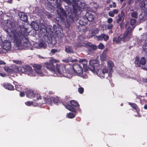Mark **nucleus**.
Wrapping results in <instances>:
<instances>
[{"instance_id":"obj_1","label":"nucleus","mask_w":147,"mask_h":147,"mask_svg":"<svg viewBox=\"0 0 147 147\" xmlns=\"http://www.w3.org/2000/svg\"><path fill=\"white\" fill-rule=\"evenodd\" d=\"M13 23L10 20H7L6 23L7 28L4 30L9 35L10 39L15 42L17 46H20L22 42L27 44L29 42L27 29L22 24H20L16 23L13 26V30L12 29Z\"/></svg>"},{"instance_id":"obj_2","label":"nucleus","mask_w":147,"mask_h":147,"mask_svg":"<svg viewBox=\"0 0 147 147\" xmlns=\"http://www.w3.org/2000/svg\"><path fill=\"white\" fill-rule=\"evenodd\" d=\"M86 60L82 59L79 61V64H74L73 66V69L74 72L78 75L82 74L83 73V69L86 71L88 69V65Z\"/></svg>"},{"instance_id":"obj_3","label":"nucleus","mask_w":147,"mask_h":147,"mask_svg":"<svg viewBox=\"0 0 147 147\" xmlns=\"http://www.w3.org/2000/svg\"><path fill=\"white\" fill-rule=\"evenodd\" d=\"M134 28V26L131 27L130 26L127 27L126 30L124 32L123 36L121 37L122 41L125 42L129 40L131 37L132 35V32Z\"/></svg>"},{"instance_id":"obj_4","label":"nucleus","mask_w":147,"mask_h":147,"mask_svg":"<svg viewBox=\"0 0 147 147\" xmlns=\"http://www.w3.org/2000/svg\"><path fill=\"white\" fill-rule=\"evenodd\" d=\"M59 10H60L59 12V10H57L58 17H57L56 18V20L58 23L62 21H64L65 20V18L67 16V13L61 7H60Z\"/></svg>"},{"instance_id":"obj_5","label":"nucleus","mask_w":147,"mask_h":147,"mask_svg":"<svg viewBox=\"0 0 147 147\" xmlns=\"http://www.w3.org/2000/svg\"><path fill=\"white\" fill-rule=\"evenodd\" d=\"M57 61L56 60L52 59L50 60L49 62H45L44 64L47 69L51 71H54L55 64Z\"/></svg>"},{"instance_id":"obj_6","label":"nucleus","mask_w":147,"mask_h":147,"mask_svg":"<svg viewBox=\"0 0 147 147\" xmlns=\"http://www.w3.org/2000/svg\"><path fill=\"white\" fill-rule=\"evenodd\" d=\"M99 65V61L97 60H91L89 61L88 67L89 69L93 72L95 71V68Z\"/></svg>"},{"instance_id":"obj_7","label":"nucleus","mask_w":147,"mask_h":147,"mask_svg":"<svg viewBox=\"0 0 147 147\" xmlns=\"http://www.w3.org/2000/svg\"><path fill=\"white\" fill-rule=\"evenodd\" d=\"M20 71L22 73H24L29 75H33V71L30 66L26 65L25 67H22L20 68Z\"/></svg>"},{"instance_id":"obj_8","label":"nucleus","mask_w":147,"mask_h":147,"mask_svg":"<svg viewBox=\"0 0 147 147\" xmlns=\"http://www.w3.org/2000/svg\"><path fill=\"white\" fill-rule=\"evenodd\" d=\"M79 10V8L78 7H75L73 6L72 11H71L70 13L68 14L69 18L71 19L72 20H74L75 18L78 16V11Z\"/></svg>"},{"instance_id":"obj_9","label":"nucleus","mask_w":147,"mask_h":147,"mask_svg":"<svg viewBox=\"0 0 147 147\" xmlns=\"http://www.w3.org/2000/svg\"><path fill=\"white\" fill-rule=\"evenodd\" d=\"M59 74H63L65 73L66 70L64 66L62 64H58L56 63L55 67V71Z\"/></svg>"},{"instance_id":"obj_10","label":"nucleus","mask_w":147,"mask_h":147,"mask_svg":"<svg viewBox=\"0 0 147 147\" xmlns=\"http://www.w3.org/2000/svg\"><path fill=\"white\" fill-rule=\"evenodd\" d=\"M116 23L119 24L121 22L124 21L126 19L125 13L123 10L122 9L120 13H119L116 17Z\"/></svg>"},{"instance_id":"obj_11","label":"nucleus","mask_w":147,"mask_h":147,"mask_svg":"<svg viewBox=\"0 0 147 147\" xmlns=\"http://www.w3.org/2000/svg\"><path fill=\"white\" fill-rule=\"evenodd\" d=\"M108 71V69H107L106 67H104L103 69H97L96 70L97 74L101 78H104L105 74H107Z\"/></svg>"},{"instance_id":"obj_12","label":"nucleus","mask_w":147,"mask_h":147,"mask_svg":"<svg viewBox=\"0 0 147 147\" xmlns=\"http://www.w3.org/2000/svg\"><path fill=\"white\" fill-rule=\"evenodd\" d=\"M86 47L88 48V51L90 52H92L97 49V47L95 45H93L91 42H86L85 43Z\"/></svg>"},{"instance_id":"obj_13","label":"nucleus","mask_w":147,"mask_h":147,"mask_svg":"<svg viewBox=\"0 0 147 147\" xmlns=\"http://www.w3.org/2000/svg\"><path fill=\"white\" fill-rule=\"evenodd\" d=\"M68 102L63 101L62 102V104L68 110L73 112H76V110L74 107H72L69 104Z\"/></svg>"},{"instance_id":"obj_14","label":"nucleus","mask_w":147,"mask_h":147,"mask_svg":"<svg viewBox=\"0 0 147 147\" xmlns=\"http://www.w3.org/2000/svg\"><path fill=\"white\" fill-rule=\"evenodd\" d=\"M74 71L73 69L70 68L68 69L67 70H66V72L65 73L63 74V76L69 78L71 77L74 74Z\"/></svg>"},{"instance_id":"obj_15","label":"nucleus","mask_w":147,"mask_h":147,"mask_svg":"<svg viewBox=\"0 0 147 147\" xmlns=\"http://www.w3.org/2000/svg\"><path fill=\"white\" fill-rule=\"evenodd\" d=\"M11 47V43L7 40H5L3 43V48L5 50H9Z\"/></svg>"},{"instance_id":"obj_16","label":"nucleus","mask_w":147,"mask_h":147,"mask_svg":"<svg viewBox=\"0 0 147 147\" xmlns=\"http://www.w3.org/2000/svg\"><path fill=\"white\" fill-rule=\"evenodd\" d=\"M33 67L35 72L39 74H42L41 69L42 67L41 65L40 64H34Z\"/></svg>"},{"instance_id":"obj_17","label":"nucleus","mask_w":147,"mask_h":147,"mask_svg":"<svg viewBox=\"0 0 147 147\" xmlns=\"http://www.w3.org/2000/svg\"><path fill=\"white\" fill-rule=\"evenodd\" d=\"M139 6L144 12L147 13V3L144 1H141L139 4Z\"/></svg>"},{"instance_id":"obj_18","label":"nucleus","mask_w":147,"mask_h":147,"mask_svg":"<svg viewBox=\"0 0 147 147\" xmlns=\"http://www.w3.org/2000/svg\"><path fill=\"white\" fill-rule=\"evenodd\" d=\"M1 85L5 88L9 90H13L14 89L13 86L9 83H4L1 84Z\"/></svg>"},{"instance_id":"obj_19","label":"nucleus","mask_w":147,"mask_h":147,"mask_svg":"<svg viewBox=\"0 0 147 147\" xmlns=\"http://www.w3.org/2000/svg\"><path fill=\"white\" fill-rule=\"evenodd\" d=\"M26 93L27 97L30 98H33L35 95L33 91L31 90H27Z\"/></svg>"},{"instance_id":"obj_20","label":"nucleus","mask_w":147,"mask_h":147,"mask_svg":"<svg viewBox=\"0 0 147 147\" xmlns=\"http://www.w3.org/2000/svg\"><path fill=\"white\" fill-rule=\"evenodd\" d=\"M77 30L79 32H82V34H85L87 30V28L86 26L84 25L78 26L77 27Z\"/></svg>"},{"instance_id":"obj_21","label":"nucleus","mask_w":147,"mask_h":147,"mask_svg":"<svg viewBox=\"0 0 147 147\" xmlns=\"http://www.w3.org/2000/svg\"><path fill=\"white\" fill-rule=\"evenodd\" d=\"M108 51V49H105L103 52L100 56V59L102 61H104L107 59V52Z\"/></svg>"},{"instance_id":"obj_22","label":"nucleus","mask_w":147,"mask_h":147,"mask_svg":"<svg viewBox=\"0 0 147 147\" xmlns=\"http://www.w3.org/2000/svg\"><path fill=\"white\" fill-rule=\"evenodd\" d=\"M87 20L90 22L92 21L94 19V17L93 15L90 12H87L85 14Z\"/></svg>"},{"instance_id":"obj_23","label":"nucleus","mask_w":147,"mask_h":147,"mask_svg":"<svg viewBox=\"0 0 147 147\" xmlns=\"http://www.w3.org/2000/svg\"><path fill=\"white\" fill-rule=\"evenodd\" d=\"M98 38L99 40H102L104 39L105 41H106L109 39V36L107 35L102 34L98 36Z\"/></svg>"},{"instance_id":"obj_24","label":"nucleus","mask_w":147,"mask_h":147,"mask_svg":"<svg viewBox=\"0 0 147 147\" xmlns=\"http://www.w3.org/2000/svg\"><path fill=\"white\" fill-rule=\"evenodd\" d=\"M107 66L108 68V71L110 72H111L113 71V68L114 67V63L113 61H111L109 60L107 62Z\"/></svg>"},{"instance_id":"obj_25","label":"nucleus","mask_w":147,"mask_h":147,"mask_svg":"<svg viewBox=\"0 0 147 147\" xmlns=\"http://www.w3.org/2000/svg\"><path fill=\"white\" fill-rule=\"evenodd\" d=\"M19 16L21 20L23 21L26 22L28 20L27 16L24 14L23 13H22L21 14L19 13Z\"/></svg>"},{"instance_id":"obj_26","label":"nucleus","mask_w":147,"mask_h":147,"mask_svg":"<svg viewBox=\"0 0 147 147\" xmlns=\"http://www.w3.org/2000/svg\"><path fill=\"white\" fill-rule=\"evenodd\" d=\"M30 25L33 28L36 30H38L39 26L36 22H31Z\"/></svg>"},{"instance_id":"obj_27","label":"nucleus","mask_w":147,"mask_h":147,"mask_svg":"<svg viewBox=\"0 0 147 147\" xmlns=\"http://www.w3.org/2000/svg\"><path fill=\"white\" fill-rule=\"evenodd\" d=\"M68 102L69 101H68ZM70 103L71 105V106L72 107L74 106V107H79V105L78 102L76 100H72L70 101Z\"/></svg>"},{"instance_id":"obj_28","label":"nucleus","mask_w":147,"mask_h":147,"mask_svg":"<svg viewBox=\"0 0 147 147\" xmlns=\"http://www.w3.org/2000/svg\"><path fill=\"white\" fill-rule=\"evenodd\" d=\"M128 104L130 105L131 107L137 111L139 110L138 107L136 103L129 102Z\"/></svg>"},{"instance_id":"obj_29","label":"nucleus","mask_w":147,"mask_h":147,"mask_svg":"<svg viewBox=\"0 0 147 147\" xmlns=\"http://www.w3.org/2000/svg\"><path fill=\"white\" fill-rule=\"evenodd\" d=\"M65 51L67 53H73V50L72 47L69 46H67L65 47Z\"/></svg>"},{"instance_id":"obj_30","label":"nucleus","mask_w":147,"mask_h":147,"mask_svg":"<svg viewBox=\"0 0 147 147\" xmlns=\"http://www.w3.org/2000/svg\"><path fill=\"white\" fill-rule=\"evenodd\" d=\"M113 41L116 44H118L121 41H122L121 37L120 38V36H119L117 38L114 37L113 38Z\"/></svg>"},{"instance_id":"obj_31","label":"nucleus","mask_w":147,"mask_h":147,"mask_svg":"<svg viewBox=\"0 0 147 147\" xmlns=\"http://www.w3.org/2000/svg\"><path fill=\"white\" fill-rule=\"evenodd\" d=\"M53 97L45 98V103L48 104H51L53 102Z\"/></svg>"},{"instance_id":"obj_32","label":"nucleus","mask_w":147,"mask_h":147,"mask_svg":"<svg viewBox=\"0 0 147 147\" xmlns=\"http://www.w3.org/2000/svg\"><path fill=\"white\" fill-rule=\"evenodd\" d=\"M124 21L121 22L119 24V26L120 27V28L121 29H123L124 28V26H125V28H126L127 27V25L129 24L127 22L125 25H124Z\"/></svg>"},{"instance_id":"obj_33","label":"nucleus","mask_w":147,"mask_h":147,"mask_svg":"<svg viewBox=\"0 0 147 147\" xmlns=\"http://www.w3.org/2000/svg\"><path fill=\"white\" fill-rule=\"evenodd\" d=\"M140 59L139 58L136 56L135 58V63L136 66L138 67H140V63H139Z\"/></svg>"},{"instance_id":"obj_34","label":"nucleus","mask_w":147,"mask_h":147,"mask_svg":"<svg viewBox=\"0 0 147 147\" xmlns=\"http://www.w3.org/2000/svg\"><path fill=\"white\" fill-rule=\"evenodd\" d=\"M77 112V111L76 112ZM76 113L75 114H74L73 113H72L70 112L68 113L67 115V117L69 118L70 119H72L75 117L76 116V112H75Z\"/></svg>"},{"instance_id":"obj_35","label":"nucleus","mask_w":147,"mask_h":147,"mask_svg":"<svg viewBox=\"0 0 147 147\" xmlns=\"http://www.w3.org/2000/svg\"><path fill=\"white\" fill-rule=\"evenodd\" d=\"M23 86L21 85L16 84L15 85L16 89L19 92L22 90V87Z\"/></svg>"},{"instance_id":"obj_36","label":"nucleus","mask_w":147,"mask_h":147,"mask_svg":"<svg viewBox=\"0 0 147 147\" xmlns=\"http://www.w3.org/2000/svg\"><path fill=\"white\" fill-rule=\"evenodd\" d=\"M132 12L131 13V17L135 18H137L138 17V13L136 11L132 10Z\"/></svg>"},{"instance_id":"obj_37","label":"nucleus","mask_w":147,"mask_h":147,"mask_svg":"<svg viewBox=\"0 0 147 147\" xmlns=\"http://www.w3.org/2000/svg\"><path fill=\"white\" fill-rule=\"evenodd\" d=\"M4 69L6 72L9 73L11 74L13 73V70L8 67H5Z\"/></svg>"},{"instance_id":"obj_38","label":"nucleus","mask_w":147,"mask_h":147,"mask_svg":"<svg viewBox=\"0 0 147 147\" xmlns=\"http://www.w3.org/2000/svg\"><path fill=\"white\" fill-rule=\"evenodd\" d=\"M136 20L135 19H133L132 18H131L130 19V24L131 25L132 27H134L135 26H134L136 24Z\"/></svg>"},{"instance_id":"obj_39","label":"nucleus","mask_w":147,"mask_h":147,"mask_svg":"<svg viewBox=\"0 0 147 147\" xmlns=\"http://www.w3.org/2000/svg\"><path fill=\"white\" fill-rule=\"evenodd\" d=\"M145 58L144 57H143L141 59L139 63H140V66L141 65H144L146 63Z\"/></svg>"},{"instance_id":"obj_40","label":"nucleus","mask_w":147,"mask_h":147,"mask_svg":"<svg viewBox=\"0 0 147 147\" xmlns=\"http://www.w3.org/2000/svg\"><path fill=\"white\" fill-rule=\"evenodd\" d=\"M46 44L44 42H40L38 46L40 47H45L46 46Z\"/></svg>"},{"instance_id":"obj_41","label":"nucleus","mask_w":147,"mask_h":147,"mask_svg":"<svg viewBox=\"0 0 147 147\" xmlns=\"http://www.w3.org/2000/svg\"><path fill=\"white\" fill-rule=\"evenodd\" d=\"M40 31H41L42 32L44 33H47V32L46 27L45 26H44L43 27L41 28H40Z\"/></svg>"},{"instance_id":"obj_42","label":"nucleus","mask_w":147,"mask_h":147,"mask_svg":"<svg viewBox=\"0 0 147 147\" xmlns=\"http://www.w3.org/2000/svg\"><path fill=\"white\" fill-rule=\"evenodd\" d=\"M59 98L57 97H53V102L55 104H57L59 102Z\"/></svg>"},{"instance_id":"obj_43","label":"nucleus","mask_w":147,"mask_h":147,"mask_svg":"<svg viewBox=\"0 0 147 147\" xmlns=\"http://www.w3.org/2000/svg\"><path fill=\"white\" fill-rule=\"evenodd\" d=\"M60 50H58L57 49H52L51 51V53L53 54H54L55 53L59 52L60 51Z\"/></svg>"},{"instance_id":"obj_44","label":"nucleus","mask_w":147,"mask_h":147,"mask_svg":"<svg viewBox=\"0 0 147 147\" xmlns=\"http://www.w3.org/2000/svg\"><path fill=\"white\" fill-rule=\"evenodd\" d=\"M98 48L99 49H103L105 48V46L103 44L100 43L98 45Z\"/></svg>"},{"instance_id":"obj_45","label":"nucleus","mask_w":147,"mask_h":147,"mask_svg":"<svg viewBox=\"0 0 147 147\" xmlns=\"http://www.w3.org/2000/svg\"><path fill=\"white\" fill-rule=\"evenodd\" d=\"M78 91L81 94L83 93L84 91V89L82 87L79 88L78 89Z\"/></svg>"},{"instance_id":"obj_46","label":"nucleus","mask_w":147,"mask_h":147,"mask_svg":"<svg viewBox=\"0 0 147 147\" xmlns=\"http://www.w3.org/2000/svg\"><path fill=\"white\" fill-rule=\"evenodd\" d=\"M145 17H144V16L142 15H140L139 16V19L140 21H143V20H145Z\"/></svg>"},{"instance_id":"obj_47","label":"nucleus","mask_w":147,"mask_h":147,"mask_svg":"<svg viewBox=\"0 0 147 147\" xmlns=\"http://www.w3.org/2000/svg\"><path fill=\"white\" fill-rule=\"evenodd\" d=\"M69 58H66L65 59H63L62 60V61L64 62L68 63L70 61H71L69 59Z\"/></svg>"},{"instance_id":"obj_48","label":"nucleus","mask_w":147,"mask_h":147,"mask_svg":"<svg viewBox=\"0 0 147 147\" xmlns=\"http://www.w3.org/2000/svg\"><path fill=\"white\" fill-rule=\"evenodd\" d=\"M109 16L111 17H113L114 16L115 14L113 11H110L109 12Z\"/></svg>"},{"instance_id":"obj_49","label":"nucleus","mask_w":147,"mask_h":147,"mask_svg":"<svg viewBox=\"0 0 147 147\" xmlns=\"http://www.w3.org/2000/svg\"><path fill=\"white\" fill-rule=\"evenodd\" d=\"M60 35H59L58 33L57 34V36L59 39H62L63 36V34L62 33H60Z\"/></svg>"},{"instance_id":"obj_50","label":"nucleus","mask_w":147,"mask_h":147,"mask_svg":"<svg viewBox=\"0 0 147 147\" xmlns=\"http://www.w3.org/2000/svg\"><path fill=\"white\" fill-rule=\"evenodd\" d=\"M25 104L27 106H30L33 105V102L32 101H27L25 103Z\"/></svg>"},{"instance_id":"obj_51","label":"nucleus","mask_w":147,"mask_h":147,"mask_svg":"<svg viewBox=\"0 0 147 147\" xmlns=\"http://www.w3.org/2000/svg\"><path fill=\"white\" fill-rule=\"evenodd\" d=\"M64 2L67 3L68 5H70L71 4L72 2L70 0H65Z\"/></svg>"},{"instance_id":"obj_52","label":"nucleus","mask_w":147,"mask_h":147,"mask_svg":"<svg viewBox=\"0 0 147 147\" xmlns=\"http://www.w3.org/2000/svg\"><path fill=\"white\" fill-rule=\"evenodd\" d=\"M113 27V25L112 24H110L107 26V28L109 29H111Z\"/></svg>"},{"instance_id":"obj_53","label":"nucleus","mask_w":147,"mask_h":147,"mask_svg":"<svg viewBox=\"0 0 147 147\" xmlns=\"http://www.w3.org/2000/svg\"><path fill=\"white\" fill-rule=\"evenodd\" d=\"M13 62L17 64H20L21 63V61H20L18 60H13Z\"/></svg>"},{"instance_id":"obj_54","label":"nucleus","mask_w":147,"mask_h":147,"mask_svg":"<svg viewBox=\"0 0 147 147\" xmlns=\"http://www.w3.org/2000/svg\"><path fill=\"white\" fill-rule=\"evenodd\" d=\"M113 11V12L114 14H118L119 12L118 10L117 9H114Z\"/></svg>"},{"instance_id":"obj_55","label":"nucleus","mask_w":147,"mask_h":147,"mask_svg":"<svg viewBox=\"0 0 147 147\" xmlns=\"http://www.w3.org/2000/svg\"><path fill=\"white\" fill-rule=\"evenodd\" d=\"M83 21L82 18L80 20L79 22V23L80 25H84V23H83Z\"/></svg>"},{"instance_id":"obj_56","label":"nucleus","mask_w":147,"mask_h":147,"mask_svg":"<svg viewBox=\"0 0 147 147\" xmlns=\"http://www.w3.org/2000/svg\"><path fill=\"white\" fill-rule=\"evenodd\" d=\"M113 21V20L112 18H109L107 20V22L109 23H111Z\"/></svg>"},{"instance_id":"obj_57","label":"nucleus","mask_w":147,"mask_h":147,"mask_svg":"<svg viewBox=\"0 0 147 147\" xmlns=\"http://www.w3.org/2000/svg\"><path fill=\"white\" fill-rule=\"evenodd\" d=\"M88 11H89L90 12H93V13H94L95 12V11L93 9H92L91 8H89L88 9Z\"/></svg>"},{"instance_id":"obj_58","label":"nucleus","mask_w":147,"mask_h":147,"mask_svg":"<svg viewBox=\"0 0 147 147\" xmlns=\"http://www.w3.org/2000/svg\"><path fill=\"white\" fill-rule=\"evenodd\" d=\"M83 21V23H84V25L85 26L87 24V22L86 21L84 18H82Z\"/></svg>"},{"instance_id":"obj_59","label":"nucleus","mask_w":147,"mask_h":147,"mask_svg":"<svg viewBox=\"0 0 147 147\" xmlns=\"http://www.w3.org/2000/svg\"><path fill=\"white\" fill-rule=\"evenodd\" d=\"M0 76L2 77H5L6 76V74L4 73H0Z\"/></svg>"},{"instance_id":"obj_60","label":"nucleus","mask_w":147,"mask_h":147,"mask_svg":"<svg viewBox=\"0 0 147 147\" xmlns=\"http://www.w3.org/2000/svg\"><path fill=\"white\" fill-rule=\"evenodd\" d=\"M20 96L21 97H23L24 96L25 94L24 93V92H22L21 91L20 92Z\"/></svg>"},{"instance_id":"obj_61","label":"nucleus","mask_w":147,"mask_h":147,"mask_svg":"<svg viewBox=\"0 0 147 147\" xmlns=\"http://www.w3.org/2000/svg\"><path fill=\"white\" fill-rule=\"evenodd\" d=\"M50 4H51L53 2V0H47Z\"/></svg>"},{"instance_id":"obj_62","label":"nucleus","mask_w":147,"mask_h":147,"mask_svg":"<svg viewBox=\"0 0 147 147\" xmlns=\"http://www.w3.org/2000/svg\"><path fill=\"white\" fill-rule=\"evenodd\" d=\"M113 7L114 8H116L117 7V5L116 3L115 2H113Z\"/></svg>"},{"instance_id":"obj_63","label":"nucleus","mask_w":147,"mask_h":147,"mask_svg":"<svg viewBox=\"0 0 147 147\" xmlns=\"http://www.w3.org/2000/svg\"><path fill=\"white\" fill-rule=\"evenodd\" d=\"M42 98V97L41 96H37V99L38 100L39 99H41Z\"/></svg>"},{"instance_id":"obj_64","label":"nucleus","mask_w":147,"mask_h":147,"mask_svg":"<svg viewBox=\"0 0 147 147\" xmlns=\"http://www.w3.org/2000/svg\"><path fill=\"white\" fill-rule=\"evenodd\" d=\"M5 62L2 61H0V65L5 64Z\"/></svg>"}]
</instances>
